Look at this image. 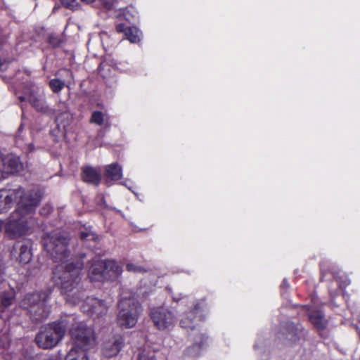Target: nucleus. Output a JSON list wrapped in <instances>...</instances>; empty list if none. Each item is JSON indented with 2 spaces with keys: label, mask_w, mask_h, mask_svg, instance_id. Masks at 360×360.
<instances>
[{
  "label": "nucleus",
  "mask_w": 360,
  "mask_h": 360,
  "mask_svg": "<svg viewBox=\"0 0 360 360\" xmlns=\"http://www.w3.org/2000/svg\"><path fill=\"white\" fill-rule=\"evenodd\" d=\"M150 314L154 326L160 330L172 328L176 321L174 314L163 307L152 309Z\"/></svg>",
  "instance_id": "nucleus-7"
},
{
  "label": "nucleus",
  "mask_w": 360,
  "mask_h": 360,
  "mask_svg": "<svg viewBox=\"0 0 360 360\" xmlns=\"http://www.w3.org/2000/svg\"><path fill=\"white\" fill-rule=\"evenodd\" d=\"M70 238L61 233H47L42 238L44 250L54 262H61L53 269L51 280L60 290L66 302L76 305L84 297V290L80 286L82 271L84 263L82 261L64 264L70 256L69 250Z\"/></svg>",
  "instance_id": "nucleus-1"
},
{
  "label": "nucleus",
  "mask_w": 360,
  "mask_h": 360,
  "mask_svg": "<svg viewBox=\"0 0 360 360\" xmlns=\"http://www.w3.org/2000/svg\"><path fill=\"white\" fill-rule=\"evenodd\" d=\"M173 299H174L175 301H176V302H177V301H179V300H180V298H176V297H174Z\"/></svg>",
  "instance_id": "nucleus-46"
},
{
  "label": "nucleus",
  "mask_w": 360,
  "mask_h": 360,
  "mask_svg": "<svg viewBox=\"0 0 360 360\" xmlns=\"http://www.w3.org/2000/svg\"><path fill=\"white\" fill-rule=\"evenodd\" d=\"M32 241L30 240H25L23 241L18 242L15 246L14 249L18 250V259L19 262L22 264H27L32 259Z\"/></svg>",
  "instance_id": "nucleus-12"
},
{
  "label": "nucleus",
  "mask_w": 360,
  "mask_h": 360,
  "mask_svg": "<svg viewBox=\"0 0 360 360\" xmlns=\"http://www.w3.org/2000/svg\"><path fill=\"white\" fill-rule=\"evenodd\" d=\"M66 80H62L59 78L52 79L49 81V86L53 92L59 93L65 86H68L66 84Z\"/></svg>",
  "instance_id": "nucleus-23"
},
{
  "label": "nucleus",
  "mask_w": 360,
  "mask_h": 360,
  "mask_svg": "<svg viewBox=\"0 0 360 360\" xmlns=\"http://www.w3.org/2000/svg\"><path fill=\"white\" fill-rule=\"evenodd\" d=\"M49 295L45 291L27 294L20 301V307L27 311V314L33 323H41L51 313V307L47 302Z\"/></svg>",
  "instance_id": "nucleus-3"
},
{
  "label": "nucleus",
  "mask_w": 360,
  "mask_h": 360,
  "mask_svg": "<svg viewBox=\"0 0 360 360\" xmlns=\"http://www.w3.org/2000/svg\"><path fill=\"white\" fill-rule=\"evenodd\" d=\"M28 102L36 111L49 117H53V110L47 104L44 96L30 94L28 97Z\"/></svg>",
  "instance_id": "nucleus-10"
},
{
  "label": "nucleus",
  "mask_w": 360,
  "mask_h": 360,
  "mask_svg": "<svg viewBox=\"0 0 360 360\" xmlns=\"http://www.w3.org/2000/svg\"><path fill=\"white\" fill-rule=\"evenodd\" d=\"M117 323L126 328L134 327L141 311L139 301L134 297H122L119 303Z\"/></svg>",
  "instance_id": "nucleus-5"
},
{
  "label": "nucleus",
  "mask_w": 360,
  "mask_h": 360,
  "mask_svg": "<svg viewBox=\"0 0 360 360\" xmlns=\"http://www.w3.org/2000/svg\"><path fill=\"white\" fill-rule=\"evenodd\" d=\"M79 360H89L86 350L81 349L79 352Z\"/></svg>",
  "instance_id": "nucleus-39"
},
{
  "label": "nucleus",
  "mask_w": 360,
  "mask_h": 360,
  "mask_svg": "<svg viewBox=\"0 0 360 360\" xmlns=\"http://www.w3.org/2000/svg\"><path fill=\"white\" fill-rule=\"evenodd\" d=\"M79 351H77L75 347L71 349L66 355L65 360H79Z\"/></svg>",
  "instance_id": "nucleus-34"
},
{
  "label": "nucleus",
  "mask_w": 360,
  "mask_h": 360,
  "mask_svg": "<svg viewBox=\"0 0 360 360\" xmlns=\"http://www.w3.org/2000/svg\"><path fill=\"white\" fill-rule=\"evenodd\" d=\"M47 41L53 47H58L61 43L60 37L54 34H51L48 37Z\"/></svg>",
  "instance_id": "nucleus-33"
},
{
  "label": "nucleus",
  "mask_w": 360,
  "mask_h": 360,
  "mask_svg": "<svg viewBox=\"0 0 360 360\" xmlns=\"http://www.w3.org/2000/svg\"><path fill=\"white\" fill-rule=\"evenodd\" d=\"M72 115L70 112H60L56 117V122L58 129L63 134H66L72 122Z\"/></svg>",
  "instance_id": "nucleus-15"
},
{
  "label": "nucleus",
  "mask_w": 360,
  "mask_h": 360,
  "mask_svg": "<svg viewBox=\"0 0 360 360\" xmlns=\"http://www.w3.org/2000/svg\"><path fill=\"white\" fill-rule=\"evenodd\" d=\"M89 277L91 281H103L106 280L105 263L103 261L94 262L89 269Z\"/></svg>",
  "instance_id": "nucleus-14"
},
{
  "label": "nucleus",
  "mask_w": 360,
  "mask_h": 360,
  "mask_svg": "<svg viewBox=\"0 0 360 360\" xmlns=\"http://www.w3.org/2000/svg\"><path fill=\"white\" fill-rule=\"evenodd\" d=\"M82 178L84 181L98 186L101 180V174L91 167H86L82 169Z\"/></svg>",
  "instance_id": "nucleus-16"
},
{
  "label": "nucleus",
  "mask_w": 360,
  "mask_h": 360,
  "mask_svg": "<svg viewBox=\"0 0 360 360\" xmlns=\"http://www.w3.org/2000/svg\"><path fill=\"white\" fill-rule=\"evenodd\" d=\"M110 65L105 62L101 63L98 68V73L104 79L110 76Z\"/></svg>",
  "instance_id": "nucleus-28"
},
{
  "label": "nucleus",
  "mask_w": 360,
  "mask_h": 360,
  "mask_svg": "<svg viewBox=\"0 0 360 360\" xmlns=\"http://www.w3.org/2000/svg\"><path fill=\"white\" fill-rule=\"evenodd\" d=\"M53 110V116L58 115L60 112H68L69 111L68 106L65 102L59 101L54 108H51Z\"/></svg>",
  "instance_id": "nucleus-29"
},
{
  "label": "nucleus",
  "mask_w": 360,
  "mask_h": 360,
  "mask_svg": "<svg viewBox=\"0 0 360 360\" xmlns=\"http://www.w3.org/2000/svg\"><path fill=\"white\" fill-rule=\"evenodd\" d=\"M5 274V265L2 259H0V278Z\"/></svg>",
  "instance_id": "nucleus-40"
},
{
  "label": "nucleus",
  "mask_w": 360,
  "mask_h": 360,
  "mask_svg": "<svg viewBox=\"0 0 360 360\" xmlns=\"http://www.w3.org/2000/svg\"><path fill=\"white\" fill-rule=\"evenodd\" d=\"M15 298V292L12 289L0 292V302L4 307H8L13 304Z\"/></svg>",
  "instance_id": "nucleus-22"
},
{
  "label": "nucleus",
  "mask_w": 360,
  "mask_h": 360,
  "mask_svg": "<svg viewBox=\"0 0 360 360\" xmlns=\"http://www.w3.org/2000/svg\"><path fill=\"white\" fill-rule=\"evenodd\" d=\"M126 269L129 272L134 273H145L147 270L141 266H137L131 263H129L126 266Z\"/></svg>",
  "instance_id": "nucleus-32"
},
{
  "label": "nucleus",
  "mask_w": 360,
  "mask_h": 360,
  "mask_svg": "<svg viewBox=\"0 0 360 360\" xmlns=\"http://www.w3.org/2000/svg\"><path fill=\"white\" fill-rule=\"evenodd\" d=\"M80 286L84 290V295L79 303L84 300V303L82 304L84 311L89 313L91 316L95 315L96 317L105 314L108 311V307L104 301L93 297H86V299L84 300L86 297L85 290L81 284Z\"/></svg>",
  "instance_id": "nucleus-8"
},
{
  "label": "nucleus",
  "mask_w": 360,
  "mask_h": 360,
  "mask_svg": "<svg viewBox=\"0 0 360 360\" xmlns=\"http://www.w3.org/2000/svg\"><path fill=\"white\" fill-rule=\"evenodd\" d=\"M139 32L135 27H129L127 31L125 36L132 43H136L140 41Z\"/></svg>",
  "instance_id": "nucleus-26"
},
{
  "label": "nucleus",
  "mask_w": 360,
  "mask_h": 360,
  "mask_svg": "<svg viewBox=\"0 0 360 360\" xmlns=\"http://www.w3.org/2000/svg\"><path fill=\"white\" fill-rule=\"evenodd\" d=\"M46 360H59V359L56 356H50V357L47 358Z\"/></svg>",
  "instance_id": "nucleus-42"
},
{
  "label": "nucleus",
  "mask_w": 360,
  "mask_h": 360,
  "mask_svg": "<svg viewBox=\"0 0 360 360\" xmlns=\"http://www.w3.org/2000/svg\"><path fill=\"white\" fill-rule=\"evenodd\" d=\"M124 344L123 338L121 336H115L105 342L103 347V354L106 357L116 356L121 350Z\"/></svg>",
  "instance_id": "nucleus-11"
},
{
  "label": "nucleus",
  "mask_w": 360,
  "mask_h": 360,
  "mask_svg": "<svg viewBox=\"0 0 360 360\" xmlns=\"http://www.w3.org/2000/svg\"><path fill=\"white\" fill-rule=\"evenodd\" d=\"M90 122L97 125H102L104 122V115L101 111H94L90 118Z\"/></svg>",
  "instance_id": "nucleus-27"
},
{
  "label": "nucleus",
  "mask_w": 360,
  "mask_h": 360,
  "mask_svg": "<svg viewBox=\"0 0 360 360\" xmlns=\"http://www.w3.org/2000/svg\"><path fill=\"white\" fill-rule=\"evenodd\" d=\"M81 1L86 4H91V3L94 2L95 0H81Z\"/></svg>",
  "instance_id": "nucleus-43"
},
{
  "label": "nucleus",
  "mask_w": 360,
  "mask_h": 360,
  "mask_svg": "<svg viewBox=\"0 0 360 360\" xmlns=\"http://www.w3.org/2000/svg\"><path fill=\"white\" fill-rule=\"evenodd\" d=\"M302 326L300 325H295L293 323H289L287 326V332L285 333L286 338L291 342H296L302 332Z\"/></svg>",
  "instance_id": "nucleus-19"
},
{
  "label": "nucleus",
  "mask_w": 360,
  "mask_h": 360,
  "mask_svg": "<svg viewBox=\"0 0 360 360\" xmlns=\"http://www.w3.org/2000/svg\"><path fill=\"white\" fill-rule=\"evenodd\" d=\"M56 75L62 80H66V84H70L73 82V74L69 69H61L57 72Z\"/></svg>",
  "instance_id": "nucleus-24"
},
{
  "label": "nucleus",
  "mask_w": 360,
  "mask_h": 360,
  "mask_svg": "<svg viewBox=\"0 0 360 360\" xmlns=\"http://www.w3.org/2000/svg\"><path fill=\"white\" fill-rule=\"evenodd\" d=\"M41 200L40 191L32 189L27 193L24 199L18 202V207L6 225V232L11 238L27 234L36 223L33 217L36 208Z\"/></svg>",
  "instance_id": "nucleus-2"
},
{
  "label": "nucleus",
  "mask_w": 360,
  "mask_h": 360,
  "mask_svg": "<svg viewBox=\"0 0 360 360\" xmlns=\"http://www.w3.org/2000/svg\"><path fill=\"white\" fill-rule=\"evenodd\" d=\"M45 210H46V208H45V207H44V208L42 209V211H41V213H42V214H44V212H45Z\"/></svg>",
  "instance_id": "nucleus-47"
},
{
  "label": "nucleus",
  "mask_w": 360,
  "mask_h": 360,
  "mask_svg": "<svg viewBox=\"0 0 360 360\" xmlns=\"http://www.w3.org/2000/svg\"><path fill=\"white\" fill-rule=\"evenodd\" d=\"M201 349V345L200 344H194L192 346L188 347L185 352L184 355L188 357H197L200 355Z\"/></svg>",
  "instance_id": "nucleus-25"
},
{
  "label": "nucleus",
  "mask_w": 360,
  "mask_h": 360,
  "mask_svg": "<svg viewBox=\"0 0 360 360\" xmlns=\"http://www.w3.org/2000/svg\"><path fill=\"white\" fill-rule=\"evenodd\" d=\"M105 176L112 181L120 180L122 176V167L117 163L105 167Z\"/></svg>",
  "instance_id": "nucleus-17"
},
{
  "label": "nucleus",
  "mask_w": 360,
  "mask_h": 360,
  "mask_svg": "<svg viewBox=\"0 0 360 360\" xmlns=\"http://www.w3.org/2000/svg\"><path fill=\"white\" fill-rule=\"evenodd\" d=\"M4 172L6 174L18 173L22 171L23 165L19 158L13 155H8L2 160Z\"/></svg>",
  "instance_id": "nucleus-13"
},
{
  "label": "nucleus",
  "mask_w": 360,
  "mask_h": 360,
  "mask_svg": "<svg viewBox=\"0 0 360 360\" xmlns=\"http://www.w3.org/2000/svg\"><path fill=\"white\" fill-rule=\"evenodd\" d=\"M70 335L75 348L88 350L95 345L94 330L83 322L73 325L70 330Z\"/></svg>",
  "instance_id": "nucleus-6"
},
{
  "label": "nucleus",
  "mask_w": 360,
  "mask_h": 360,
  "mask_svg": "<svg viewBox=\"0 0 360 360\" xmlns=\"http://www.w3.org/2000/svg\"><path fill=\"white\" fill-rule=\"evenodd\" d=\"M103 262L105 263L106 279L117 277L121 274L122 269L115 261L106 260Z\"/></svg>",
  "instance_id": "nucleus-18"
},
{
  "label": "nucleus",
  "mask_w": 360,
  "mask_h": 360,
  "mask_svg": "<svg viewBox=\"0 0 360 360\" xmlns=\"http://www.w3.org/2000/svg\"><path fill=\"white\" fill-rule=\"evenodd\" d=\"M180 325L182 328L193 329L195 326L189 317H185L181 319Z\"/></svg>",
  "instance_id": "nucleus-35"
},
{
  "label": "nucleus",
  "mask_w": 360,
  "mask_h": 360,
  "mask_svg": "<svg viewBox=\"0 0 360 360\" xmlns=\"http://www.w3.org/2000/svg\"><path fill=\"white\" fill-rule=\"evenodd\" d=\"M129 28V27H127L123 23H120L116 26V30L117 32H124L126 34V31Z\"/></svg>",
  "instance_id": "nucleus-38"
},
{
  "label": "nucleus",
  "mask_w": 360,
  "mask_h": 360,
  "mask_svg": "<svg viewBox=\"0 0 360 360\" xmlns=\"http://www.w3.org/2000/svg\"><path fill=\"white\" fill-rule=\"evenodd\" d=\"M67 326L64 320L49 323L37 334L35 337L37 345L44 349H53L63 339Z\"/></svg>",
  "instance_id": "nucleus-4"
},
{
  "label": "nucleus",
  "mask_w": 360,
  "mask_h": 360,
  "mask_svg": "<svg viewBox=\"0 0 360 360\" xmlns=\"http://www.w3.org/2000/svg\"><path fill=\"white\" fill-rule=\"evenodd\" d=\"M98 1L106 8L110 9L115 2V0H98Z\"/></svg>",
  "instance_id": "nucleus-36"
},
{
  "label": "nucleus",
  "mask_w": 360,
  "mask_h": 360,
  "mask_svg": "<svg viewBox=\"0 0 360 360\" xmlns=\"http://www.w3.org/2000/svg\"><path fill=\"white\" fill-rule=\"evenodd\" d=\"M311 323L318 329H323L326 326V320L320 311H313L309 315Z\"/></svg>",
  "instance_id": "nucleus-20"
},
{
  "label": "nucleus",
  "mask_w": 360,
  "mask_h": 360,
  "mask_svg": "<svg viewBox=\"0 0 360 360\" xmlns=\"http://www.w3.org/2000/svg\"><path fill=\"white\" fill-rule=\"evenodd\" d=\"M6 174L5 173V172L0 169V181L3 179L6 178Z\"/></svg>",
  "instance_id": "nucleus-41"
},
{
  "label": "nucleus",
  "mask_w": 360,
  "mask_h": 360,
  "mask_svg": "<svg viewBox=\"0 0 360 360\" xmlns=\"http://www.w3.org/2000/svg\"><path fill=\"white\" fill-rule=\"evenodd\" d=\"M283 285L286 286V287H288V282H287V281H286V280H283Z\"/></svg>",
  "instance_id": "nucleus-44"
},
{
  "label": "nucleus",
  "mask_w": 360,
  "mask_h": 360,
  "mask_svg": "<svg viewBox=\"0 0 360 360\" xmlns=\"http://www.w3.org/2000/svg\"><path fill=\"white\" fill-rule=\"evenodd\" d=\"M138 360H154V355L142 352L139 355Z\"/></svg>",
  "instance_id": "nucleus-37"
},
{
  "label": "nucleus",
  "mask_w": 360,
  "mask_h": 360,
  "mask_svg": "<svg viewBox=\"0 0 360 360\" xmlns=\"http://www.w3.org/2000/svg\"><path fill=\"white\" fill-rule=\"evenodd\" d=\"M207 309V304L205 299L198 300L193 307L190 311V314L192 316H199L200 319H202L203 313Z\"/></svg>",
  "instance_id": "nucleus-21"
},
{
  "label": "nucleus",
  "mask_w": 360,
  "mask_h": 360,
  "mask_svg": "<svg viewBox=\"0 0 360 360\" xmlns=\"http://www.w3.org/2000/svg\"><path fill=\"white\" fill-rule=\"evenodd\" d=\"M79 237L83 240H96L98 239L97 236L91 231H81L79 233Z\"/></svg>",
  "instance_id": "nucleus-31"
},
{
  "label": "nucleus",
  "mask_w": 360,
  "mask_h": 360,
  "mask_svg": "<svg viewBox=\"0 0 360 360\" xmlns=\"http://www.w3.org/2000/svg\"><path fill=\"white\" fill-rule=\"evenodd\" d=\"M27 195L22 188L19 187L14 190H0V212H5L9 208L13 201L17 202L24 199Z\"/></svg>",
  "instance_id": "nucleus-9"
},
{
  "label": "nucleus",
  "mask_w": 360,
  "mask_h": 360,
  "mask_svg": "<svg viewBox=\"0 0 360 360\" xmlns=\"http://www.w3.org/2000/svg\"><path fill=\"white\" fill-rule=\"evenodd\" d=\"M20 100L21 101H25V97H23V96H20Z\"/></svg>",
  "instance_id": "nucleus-45"
},
{
  "label": "nucleus",
  "mask_w": 360,
  "mask_h": 360,
  "mask_svg": "<svg viewBox=\"0 0 360 360\" xmlns=\"http://www.w3.org/2000/svg\"><path fill=\"white\" fill-rule=\"evenodd\" d=\"M61 4L66 8L75 11L79 8L77 0H60Z\"/></svg>",
  "instance_id": "nucleus-30"
}]
</instances>
